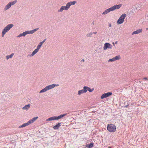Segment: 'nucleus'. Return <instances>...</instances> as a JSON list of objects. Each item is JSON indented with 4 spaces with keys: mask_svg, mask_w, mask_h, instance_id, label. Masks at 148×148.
<instances>
[{
    "mask_svg": "<svg viewBox=\"0 0 148 148\" xmlns=\"http://www.w3.org/2000/svg\"><path fill=\"white\" fill-rule=\"evenodd\" d=\"M56 120L55 116H53L49 118L46 120V121H51L53 120Z\"/></svg>",
    "mask_w": 148,
    "mask_h": 148,
    "instance_id": "18",
    "label": "nucleus"
},
{
    "mask_svg": "<svg viewBox=\"0 0 148 148\" xmlns=\"http://www.w3.org/2000/svg\"><path fill=\"white\" fill-rule=\"evenodd\" d=\"M39 28H38L32 30L28 31L29 34H32L34 33L36 31L38 30Z\"/></svg>",
    "mask_w": 148,
    "mask_h": 148,
    "instance_id": "15",
    "label": "nucleus"
},
{
    "mask_svg": "<svg viewBox=\"0 0 148 148\" xmlns=\"http://www.w3.org/2000/svg\"><path fill=\"white\" fill-rule=\"evenodd\" d=\"M97 32H94L93 33H93L94 34H97Z\"/></svg>",
    "mask_w": 148,
    "mask_h": 148,
    "instance_id": "37",
    "label": "nucleus"
},
{
    "mask_svg": "<svg viewBox=\"0 0 148 148\" xmlns=\"http://www.w3.org/2000/svg\"><path fill=\"white\" fill-rule=\"evenodd\" d=\"M93 24H94V23H93Z\"/></svg>",
    "mask_w": 148,
    "mask_h": 148,
    "instance_id": "42",
    "label": "nucleus"
},
{
    "mask_svg": "<svg viewBox=\"0 0 148 148\" xmlns=\"http://www.w3.org/2000/svg\"><path fill=\"white\" fill-rule=\"evenodd\" d=\"M17 2V0H15L13 1H11L9 2L10 4H11V6L12 5H13L15 4Z\"/></svg>",
    "mask_w": 148,
    "mask_h": 148,
    "instance_id": "24",
    "label": "nucleus"
},
{
    "mask_svg": "<svg viewBox=\"0 0 148 148\" xmlns=\"http://www.w3.org/2000/svg\"><path fill=\"white\" fill-rule=\"evenodd\" d=\"M42 44L40 42L38 45L37 46V48L32 53L29 55L30 57H32L35 54H36L38 51L39 50L41 46L42 45Z\"/></svg>",
    "mask_w": 148,
    "mask_h": 148,
    "instance_id": "5",
    "label": "nucleus"
},
{
    "mask_svg": "<svg viewBox=\"0 0 148 148\" xmlns=\"http://www.w3.org/2000/svg\"><path fill=\"white\" fill-rule=\"evenodd\" d=\"M59 85L57 84H53L46 86L44 88L41 90L40 92V93L44 92L49 90L52 89L56 86H58Z\"/></svg>",
    "mask_w": 148,
    "mask_h": 148,
    "instance_id": "2",
    "label": "nucleus"
},
{
    "mask_svg": "<svg viewBox=\"0 0 148 148\" xmlns=\"http://www.w3.org/2000/svg\"><path fill=\"white\" fill-rule=\"evenodd\" d=\"M93 34L92 32H90L86 34V36L87 37H91Z\"/></svg>",
    "mask_w": 148,
    "mask_h": 148,
    "instance_id": "25",
    "label": "nucleus"
},
{
    "mask_svg": "<svg viewBox=\"0 0 148 148\" xmlns=\"http://www.w3.org/2000/svg\"><path fill=\"white\" fill-rule=\"evenodd\" d=\"M112 44L113 45H114V46H115V44H114V42H113L112 43Z\"/></svg>",
    "mask_w": 148,
    "mask_h": 148,
    "instance_id": "39",
    "label": "nucleus"
},
{
    "mask_svg": "<svg viewBox=\"0 0 148 148\" xmlns=\"http://www.w3.org/2000/svg\"><path fill=\"white\" fill-rule=\"evenodd\" d=\"M38 118V117L37 116L36 117H34L32 118L34 120V121H35Z\"/></svg>",
    "mask_w": 148,
    "mask_h": 148,
    "instance_id": "30",
    "label": "nucleus"
},
{
    "mask_svg": "<svg viewBox=\"0 0 148 148\" xmlns=\"http://www.w3.org/2000/svg\"><path fill=\"white\" fill-rule=\"evenodd\" d=\"M14 26V25L12 24L8 25L6 27H5L2 30L1 36L3 37L4 35L8 32L10 29Z\"/></svg>",
    "mask_w": 148,
    "mask_h": 148,
    "instance_id": "3",
    "label": "nucleus"
},
{
    "mask_svg": "<svg viewBox=\"0 0 148 148\" xmlns=\"http://www.w3.org/2000/svg\"><path fill=\"white\" fill-rule=\"evenodd\" d=\"M109 27H111V24L110 23H109L108 25Z\"/></svg>",
    "mask_w": 148,
    "mask_h": 148,
    "instance_id": "34",
    "label": "nucleus"
},
{
    "mask_svg": "<svg viewBox=\"0 0 148 148\" xmlns=\"http://www.w3.org/2000/svg\"><path fill=\"white\" fill-rule=\"evenodd\" d=\"M86 89V92L87 91H89L90 92H92L94 90V88H92L91 89L90 87L88 86H85Z\"/></svg>",
    "mask_w": 148,
    "mask_h": 148,
    "instance_id": "19",
    "label": "nucleus"
},
{
    "mask_svg": "<svg viewBox=\"0 0 148 148\" xmlns=\"http://www.w3.org/2000/svg\"><path fill=\"white\" fill-rule=\"evenodd\" d=\"M107 128V130L111 132H115L116 129V126L112 124H109Z\"/></svg>",
    "mask_w": 148,
    "mask_h": 148,
    "instance_id": "4",
    "label": "nucleus"
},
{
    "mask_svg": "<svg viewBox=\"0 0 148 148\" xmlns=\"http://www.w3.org/2000/svg\"><path fill=\"white\" fill-rule=\"evenodd\" d=\"M122 5L121 4H119L118 5H114L113 6L111 7L112 10L113 11H114L116 10L119 9H120Z\"/></svg>",
    "mask_w": 148,
    "mask_h": 148,
    "instance_id": "8",
    "label": "nucleus"
},
{
    "mask_svg": "<svg viewBox=\"0 0 148 148\" xmlns=\"http://www.w3.org/2000/svg\"><path fill=\"white\" fill-rule=\"evenodd\" d=\"M30 106V104H28L27 105H25V106L22 108V109L23 110H25L26 111L29 110Z\"/></svg>",
    "mask_w": 148,
    "mask_h": 148,
    "instance_id": "14",
    "label": "nucleus"
},
{
    "mask_svg": "<svg viewBox=\"0 0 148 148\" xmlns=\"http://www.w3.org/2000/svg\"><path fill=\"white\" fill-rule=\"evenodd\" d=\"M86 92V89L85 86L83 87V89L78 91V95H80L81 94L85 93Z\"/></svg>",
    "mask_w": 148,
    "mask_h": 148,
    "instance_id": "10",
    "label": "nucleus"
},
{
    "mask_svg": "<svg viewBox=\"0 0 148 148\" xmlns=\"http://www.w3.org/2000/svg\"><path fill=\"white\" fill-rule=\"evenodd\" d=\"M112 46L108 43H106L105 44L103 49L104 50H105L108 48L111 49L112 48Z\"/></svg>",
    "mask_w": 148,
    "mask_h": 148,
    "instance_id": "9",
    "label": "nucleus"
},
{
    "mask_svg": "<svg viewBox=\"0 0 148 148\" xmlns=\"http://www.w3.org/2000/svg\"><path fill=\"white\" fill-rule=\"evenodd\" d=\"M93 146V144L92 143H90L89 145H87L86 147L88 148H91Z\"/></svg>",
    "mask_w": 148,
    "mask_h": 148,
    "instance_id": "23",
    "label": "nucleus"
},
{
    "mask_svg": "<svg viewBox=\"0 0 148 148\" xmlns=\"http://www.w3.org/2000/svg\"><path fill=\"white\" fill-rule=\"evenodd\" d=\"M112 95V93L109 92L107 93H105L102 94L101 96V99H103L107 97Z\"/></svg>",
    "mask_w": 148,
    "mask_h": 148,
    "instance_id": "7",
    "label": "nucleus"
},
{
    "mask_svg": "<svg viewBox=\"0 0 148 148\" xmlns=\"http://www.w3.org/2000/svg\"><path fill=\"white\" fill-rule=\"evenodd\" d=\"M147 29H148V28H147L146 29V30H147Z\"/></svg>",
    "mask_w": 148,
    "mask_h": 148,
    "instance_id": "40",
    "label": "nucleus"
},
{
    "mask_svg": "<svg viewBox=\"0 0 148 148\" xmlns=\"http://www.w3.org/2000/svg\"><path fill=\"white\" fill-rule=\"evenodd\" d=\"M67 114H62L58 116H55L56 119V120H58L61 118H62V117H64V116L66 115Z\"/></svg>",
    "mask_w": 148,
    "mask_h": 148,
    "instance_id": "13",
    "label": "nucleus"
},
{
    "mask_svg": "<svg viewBox=\"0 0 148 148\" xmlns=\"http://www.w3.org/2000/svg\"><path fill=\"white\" fill-rule=\"evenodd\" d=\"M34 122V120L32 119H30V120H29V121H28V122L29 125L31 123H32L33 122Z\"/></svg>",
    "mask_w": 148,
    "mask_h": 148,
    "instance_id": "27",
    "label": "nucleus"
},
{
    "mask_svg": "<svg viewBox=\"0 0 148 148\" xmlns=\"http://www.w3.org/2000/svg\"><path fill=\"white\" fill-rule=\"evenodd\" d=\"M143 79H145V80H147V77H144L143 78Z\"/></svg>",
    "mask_w": 148,
    "mask_h": 148,
    "instance_id": "33",
    "label": "nucleus"
},
{
    "mask_svg": "<svg viewBox=\"0 0 148 148\" xmlns=\"http://www.w3.org/2000/svg\"><path fill=\"white\" fill-rule=\"evenodd\" d=\"M117 43H118V42L117 41H116L115 42V43L116 44H117Z\"/></svg>",
    "mask_w": 148,
    "mask_h": 148,
    "instance_id": "38",
    "label": "nucleus"
},
{
    "mask_svg": "<svg viewBox=\"0 0 148 148\" xmlns=\"http://www.w3.org/2000/svg\"><path fill=\"white\" fill-rule=\"evenodd\" d=\"M11 4L9 3H8L5 6L4 9V11H5L9 9L11 7Z\"/></svg>",
    "mask_w": 148,
    "mask_h": 148,
    "instance_id": "17",
    "label": "nucleus"
},
{
    "mask_svg": "<svg viewBox=\"0 0 148 148\" xmlns=\"http://www.w3.org/2000/svg\"><path fill=\"white\" fill-rule=\"evenodd\" d=\"M126 16V14H122L117 21V23L120 24L123 23L124 21V19Z\"/></svg>",
    "mask_w": 148,
    "mask_h": 148,
    "instance_id": "6",
    "label": "nucleus"
},
{
    "mask_svg": "<svg viewBox=\"0 0 148 148\" xmlns=\"http://www.w3.org/2000/svg\"><path fill=\"white\" fill-rule=\"evenodd\" d=\"M29 125L27 122V123H24L22 125L19 126V128L23 127H25Z\"/></svg>",
    "mask_w": 148,
    "mask_h": 148,
    "instance_id": "21",
    "label": "nucleus"
},
{
    "mask_svg": "<svg viewBox=\"0 0 148 148\" xmlns=\"http://www.w3.org/2000/svg\"><path fill=\"white\" fill-rule=\"evenodd\" d=\"M77 2L75 1H73L69 2L66 3V6H62L60 9L58 10V12H62L63 10H68L71 5H74Z\"/></svg>",
    "mask_w": 148,
    "mask_h": 148,
    "instance_id": "1",
    "label": "nucleus"
},
{
    "mask_svg": "<svg viewBox=\"0 0 148 148\" xmlns=\"http://www.w3.org/2000/svg\"><path fill=\"white\" fill-rule=\"evenodd\" d=\"M112 11L111 7L106 10L104 12L102 13V14L105 15L109 13L110 12Z\"/></svg>",
    "mask_w": 148,
    "mask_h": 148,
    "instance_id": "12",
    "label": "nucleus"
},
{
    "mask_svg": "<svg viewBox=\"0 0 148 148\" xmlns=\"http://www.w3.org/2000/svg\"><path fill=\"white\" fill-rule=\"evenodd\" d=\"M108 148H110V147H108Z\"/></svg>",
    "mask_w": 148,
    "mask_h": 148,
    "instance_id": "41",
    "label": "nucleus"
},
{
    "mask_svg": "<svg viewBox=\"0 0 148 148\" xmlns=\"http://www.w3.org/2000/svg\"><path fill=\"white\" fill-rule=\"evenodd\" d=\"M46 40V39H45L42 41V42H41L42 43V44H43V43L45 42V41Z\"/></svg>",
    "mask_w": 148,
    "mask_h": 148,
    "instance_id": "32",
    "label": "nucleus"
},
{
    "mask_svg": "<svg viewBox=\"0 0 148 148\" xmlns=\"http://www.w3.org/2000/svg\"><path fill=\"white\" fill-rule=\"evenodd\" d=\"M61 126V123H58L56 125L54 126L53 127L55 130L58 129L59 127Z\"/></svg>",
    "mask_w": 148,
    "mask_h": 148,
    "instance_id": "20",
    "label": "nucleus"
},
{
    "mask_svg": "<svg viewBox=\"0 0 148 148\" xmlns=\"http://www.w3.org/2000/svg\"><path fill=\"white\" fill-rule=\"evenodd\" d=\"M115 61L116 60H118L120 59V56H116L114 58Z\"/></svg>",
    "mask_w": 148,
    "mask_h": 148,
    "instance_id": "26",
    "label": "nucleus"
},
{
    "mask_svg": "<svg viewBox=\"0 0 148 148\" xmlns=\"http://www.w3.org/2000/svg\"><path fill=\"white\" fill-rule=\"evenodd\" d=\"M84 61L85 60L84 59H82V60H81V62H84Z\"/></svg>",
    "mask_w": 148,
    "mask_h": 148,
    "instance_id": "35",
    "label": "nucleus"
},
{
    "mask_svg": "<svg viewBox=\"0 0 148 148\" xmlns=\"http://www.w3.org/2000/svg\"><path fill=\"white\" fill-rule=\"evenodd\" d=\"M115 61L114 58H112L108 60V62H114Z\"/></svg>",
    "mask_w": 148,
    "mask_h": 148,
    "instance_id": "29",
    "label": "nucleus"
},
{
    "mask_svg": "<svg viewBox=\"0 0 148 148\" xmlns=\"http://www.w3.org/2000/svg\"><path fill=\"white\" fill-rule=\"evenodd\" d=\"M34 122V120L32 119H30V120H29V121H28V122L29 125L31 123H32L33 122Z\"/></svg>",
    "mask_w": 148,
    "mask_h": 148,
    "instance_id": "28",
    "label": "nucleus"
},
{
    "mask_svg": "<svg viewBox=\"0 0 148 148\" xmlns=\"http://www.w3.org/2000/svg\"><path fill=\"white\" fill-rule=\"evenodd\" d=\"M46 40V39H45L42 41V42H41L42 43V44H43V43L45 42V41Z\"/></svg>",
    "mask_w": 148,
    "mask_h": 148,
    "instance_id": "31",
    "label": "nucleus"
},
{
    "mask_svg": "<svg viewBox=\"0 0 148 148\" xmlns=\"http://www.w3.org/2000/svg\"><path fill=\"white\" fill-rule=\"evenodd\" d=\"M29 34L28 31H27L25 32H24L23 33L20 34L19 35L17 36V37L19 38L21 36H25L26 35Z\"/></svg>",
    "mask_w": 148,
    "mask_h": 148,
    "instance_id": "11",
    "label": "nucleus"
},
{
    "mask_svg": "<svg viewBox=\"0 0 148 148\" xmlns=\"http://www.w3.org/2000/svg\"><path fill=\"white\" fill-rule=\"evenodd\" d=\"M128 106V105H126L125 106V108H127Z\"/></svg>",
    "mask_w": 148,
    "mask_h": 148,
    "instance_id": "36",
    "label": "nucleus"
},
{
    "mask_svg": "<svg viewBox=\"0 0 148 148\" xmlns=\"http://www.w3.org/2000/svg\"><path fill=\"white\" fill-rule=\"evenodd\" d=\"M142 29H137L136 31L133 32L132 33V34L133 35L134 34H139L140 32H142Z\"/></svg>",
    "mask_w": 148,
    "mask_h": 148,
    "instance_id": "16",
    "label": "nucleus"
},
{
    "mask_svg": "<svg viewBox=\"0 0 148 148\" xmlns=\"http://www.w3.org/2000/svg\"><path fill=\"white\" fill-rule=\"evenodd\" d=\"M14 53H12L10 55H8L6 56V58L7 60H8L9 58H12V57L14 55Z\"/></svg>",
    "mask_w": 148,
    "mask_h": 148,
    "instance_id": "22",
    "label": "nucleus"
}]
</instances>
